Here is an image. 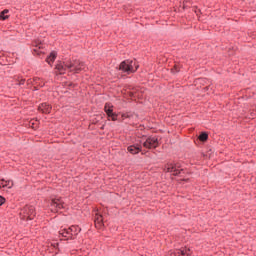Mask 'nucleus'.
Masks as SVG:
<instances>
[{
    "label": "nucleus",
    "mask_w": 256,
    "mask_h": 256,
    "mask_svg": "<svg viewBox=\"0 0 256 256\" xmlns=\"http://www.w3.org/2000/svg\"><path fill=\"white\" fill-rule=\"evenodd\" d=\"M199 141H201L202 143H205L208 139H209V134L207 132H202L199 136H198Z\"/></svg>",
    "instance_id": "obj_17"
},
{
    "label": "nucleus",
    "mask_w": 256,
    "mask_h": 256,
    "mask_svg": "<svg viewBox=\"0 0 256 256\" xmlns=\"http://www.w3.org/2000/svg\"><path fill=\"white\" fill-rule=\"evenodd\" d=\"M1 183L0 185H2V187H7V189H13V180H6L5 179H1L0 180Z\"/></svg>",
    "instance_id": "obj_14"
},
{
    "label": "nucleus",
    "mask_w": 256,
    "mask_h": 256,
    "mask_svg": "<svg viewBox=\"0 0 256 256\" xmlns=\"http://www.w3.org/2000/svg\"><path fill=\"white\" fill-rule=\"evenodd\" d=\"M40 79H41V78H39V77H35V78H34V81L37 83V81H40Z\"/></svg>",
    "instance_id": "obj_27"
},
{
    "label": "nucleus",
    "mask_w": 256,
    "mask_h": 256,
    "mask_svg": "<svg viewBox=\"0 0 256 256\" xmlns=\"http://www.w3.org/2000/svg\"><path fill=\"white\" fill-rule=\"evenodd\" d=\"M189 3H191L190 1H187V0H185V1H183V4H182V9H187V8H189Z\"/></svg>",
    "instance_id": "obj_21"
},
{
    "label": "nucleus",
    "mask_w": 256,
    "mask_h": 256,
    "mask_svg": "<svg viewBox=\"0 0 256 256\" xmlns=\"http://www.w3.org/2000/svg\"><path fill=\"white\" fill-rule=\"evenodd\" d=\"M137 69H139V64L130 59L122 61L119 65V70L123 71V73H127V75L135 73Z\"/></svg>",
    "instance_id": "obj_1"
},
{
    "label": "nucleus",
    "mask_w": 256,
    "mask_h": 256,
    "mask_svg": "<svg viewBox=\"0 0 256 256\" xmlns=\"http://www.w3.org/2000/svg\"><path fill=\"white\" fill-rule=\"evenodd\" d=\"M102 225H103V216L101 215L97 216L95 218V227H97L98 229H101Z\"/></svg>",
    "instance_id": "obj_15"
},
{
    "label": "nucleus",
    "mask_w": 256,
    "mask_h": 256,
    "mask_svg": "<svg viewBox=\"0 0 256 256\" xmlns=\"http://www.w3.org/2000/svg\"><path fill=\"white\" fill-rule=\"evenodd\" d=\"M104 115H105V114H100V115H98L97 118L92 119V123H93L94 125H97V123H99V119H103V116H104Z\"/></svg>",
    "instance_id": "obj_20"
},
{
    "label": "nucleus",
    "mask_w": 256,
    "mask_h": 256,
    "mask_svg": "<svg viewBox=\"0 0 256 256\" xmlns=\"http://www.w3.org/2000/svg\"><path fill=\"white\" fill-rule=\"evenodd\" d=\"M69 228H70V233H72V240L77 239V236L79 235V233H81V227L77 225H72Z\"/></svg>",
    "instance_id": "obj_10"
},
{
    "label": "nucleus",
    "mask_w": 256,
    "mask_h": 256,
    "mask_svg": "<svg viewBox=\"0 0 256 256\" xmlns=\"http://www.w3.org/2000/svg\"><path fill=\"white\" fill-rule=\"evenodd\" d=\"M187 175H191V172H186Z\"/></svg>",
    "instance_id": "obj_29"
},
{
    "label": "nucleus",
    "mask_w": 256,
    "mask_h": 256,
    "mask_svg": "<svg viewBox=\"0 0 256 256\" xmlns=\"http://www.w3.org/2000/svg\"><path fill=\"white\" fill-rule=\"evenodd\" d=\"M5 201H7V200L5 199V197H3V196L0 195V207L3 206V205H5Z\"/></svg>",
    "instance_id": "obj_23"
},
{
    "label": "nucleus",
    "mask_w": 256,
    "mask_h": 256,
    "mask_svg": "<svg viewBox=\"0 0 256 256\" xmlns=\"http://www.w3.org/2000/svg\"><path fill=\"white\" fill-rule=\"evenodd\" d=\"M182 181H184L185 183H189V181H191V179H189V178H183Z\"/></svg>",
    "instance_id": "obj_26"
},
{
    "label": "nucleus",
    "mask_w": 256,
    "mask_h": 256,
    "mask_svg": "<svg viewBox=\"0 0 256 256\" xmlns=\"http://www.w3.org/2000/svg\"><path fill=\"white\" fill-rule=\"evenodd\" d=\"M128 153H131V155H139L141 151H143V146L141 144H134L127 147Z\"/></svg>",
    "instance_id": "obj_7"
},
{
    "label": "nucleus",
    "mask_w": 256,
    "mask_h": 256,
    "mask_svg": "<svg viewBox=\"0 0 256 256\" xmlns=\"http://www.w3.org/2000/svg\"><path fill=\"white\" fill-rule=\"evenodd\" d=\"M18 85H25V79H21L18 83Z\"/></svg>",
    "instance_id": "obj_24"
},
{
    "label": "nucleus",
    "mask_w": 256,
    "mask_h": 256,
    "mask_svg": "<svg viewBox=\"0 0 256 256\" xmlns=\"http://www.w3.org/2000/svg\"><path fill=\"white\" fill-rule=\"evenodd\" d=\"M178 255H183V256H191V249L190 248H184L182 250H178Z\"/></svg>",
    "instance_id": "obj_18"
},
{
    "label": "nucleus",
    "mask_w": 256,
    "mask_h": 256,
    "mask_svg": "<svg viewBox=\"0 0 256 256\" xmlns=\"http://www.w3.org/2000/svg\"><path fill=\"white\" fill-rule=\"evenodd\" d=\"M37 215L34 206L26 205L20 210V219L22 221H33Z\"/></svg>",
    "instance_id": "obj_4"
},
{
    "label": "nucleus",
    "mask_w": 256,
    "mask_h": 256,
    "mask_svg": "<svg viewBox=\"0 0 256 256\" xmlns=\"http://www.w3.org/2000/svg\"><path fill=\"white\" fill-rule=\"evenodd\" d=\"M65 67H67L71 73H81V71L85 69V63L79 59H72L65 62Z\"/></svg>",
    "instance_id": "obj_3"
},
{
    "label": "nucleus",
    "mask_w": 256,
    "mask_h": 256,
    "mask_svg": "<svg viewBox=\"0 0 256 256\" xmlns=\"http://www.w3.org/2000/svg\"><path fill=\"white\" fill-rule=\"evenodd\" d=\"M124 119H131V115H129V113H123L122 114V121H124Z\"/></svg>",
    "instance_id": "obj_22"
},
{
    "label": "nucleus",
    "mask_w": 256,
    "mask_h": 256,
    "mask_svg": "<svg viewBox=\"0 0 256 256\" xmlns=\"http://www.w3.org/2000/svg\"><path fill=\"white\" fill-rule=\"evenodd\" d=\"M52 109H53V107L51 106V104H49L47 102L40 104L38 107V111H41V113H45L46 115H49V113H51Z\"/></svg>",
    "instance_id": "obj_8"
},
{
    "label": "nucleus",
    "mask_w": 256,
    "mask_h": 256,
    "mask_svg": "<svg viewBox=\"0 0 256 256\" xmlns=\"http://www.w3.org/2000/svg\"><path fill=\"white\" fill-rule=\"evenodd\" d=\"M59 235L60 237H64L67 241H69V239L73 240V233H71L70 228L61 229Z\"/></svg>",
    "instance_id": "obj_9"
},
{
    "label": "nucleus",
    "mask_w": 256,
    "mask_h": 256,
    "mask_svg": "<svg viewBox=\"0 0 256 256\" xmlns=\"http://www.w3.org/2000/svg\"><path fill=\"white\" fill-rule=\"evenodd\" d=\"M161 145L159 143V136H148L146 141L143 143L145 149H157Z\"/></svg>",
    "instance_id": "obj_6"
},
{
    "label": "nucleus",
    "mask_w": 256,
    "mask_h": 256,
    "mask_svg": "<svg viewBox=\"0 0 256 256\" xmlns=\"http://www.w3.org/2000/svg\"><path fill=\"white\" fill-rule=\"evenodd\" d=\"M108 121H118L119 114L112 112V114L108 115Z\"/></svg>",
    "instance_id": "obj_19"
},
{
    "label": "nucleus",
    "mask_w": 256,
    "mask_h": 256,
    "mask_svg": "<svg viewBox=\"0 0 256 256\" xmlns=\"http://www.w3.org/2000/svg\"><path fill=\"white\" fill-rule=\"evenodd\" d=\"M65 63L66 62H63V63L60 62L55 66V69L58 71L60 75H65V71H67V67L65 66Z\"/></svg>",
    "instance_id": "obj_11"
},
{
    "label": "nucleus",
    "mask_w": 256,
    "mask_h": 256,
    "mask_svg": "<svg viewBox=\"0 0 256 256\" xmlns=\"http://www.w3.org/2000/svg\"><path fill=\"white\" fill-rule=\"evenodd\" d=\"M100 129L103 131L105 129V124H103Z\"/></svg>",
    "instance_id": "obj_28"
},
{
    "label": "nucleus",
    "mask_w": 256,
    "mask_h": 256,
    "mask_svg": "<svg viewBox=\"0 0 256 256\" xmlns=\"http://www.w3.org/2000/svg\"><path fill=\"white\" fill-rule=\"evenodd\" d=\"M172 71H175L176 73H179V70L177 68V65L174 66V68L172 69Z\"/></svg>",
    "instance_id": "obj_25"
},
{
    "label": "nucleus",
    "mask_w": 256,
    "mask_h": 256,
    "mask_svg": "<svg viewBox=\"0 0 256 256\" xmlns=\"http://www.w3.org/2000/svg\"><path fill=\"white\" fill-rule=\"evenodd\" d=\"M7 13H9V9H4L0 13V21H7V19H9V15H7Z\"/></svg>",
    "instance_id": "obj_16"
},
{
    "label": "nucleus",
    "mask_w": 256,
    "mask_h": 256,
    "mask_svg": "<svg viewBox=\"0 0 256 256\" xmlns=\"http://www.w3.org/2000/svg\"><path fill=\"white\" fill-rule=\"evenodd\" d=\"M50 207L52 213H59L61 209H65V202L63 201V198H52L50 202Z\"/></svg>",
    "instance_id": "obj_5"
},
{
    "label": "nucleus",
    "mask_w": 256,
    "mask_h": 256,
    "mask_svg": "<svg viewBox=\"0 0 256 256\" xmlns=\"http://www.w3.org/2000/svg\"><path fill=\"white\" fill-rule=\"evenodd\" d=\"M113 104L111 102H107L104 106V113H106L107 117L108 115H111L113 112Z\"/></svg>",
    "instance_id": "obj_13"
},
{
    "label": "nucleus",
    "mask_w": 256,
    "mask_h": 256,
    "mask_svg": "<svg viewBox=\"0 0 256 256\" xmlns=\"http://www.w3.org/2000/svg\"><path fill=\"white\" fill-rule=\"evenodd\" d=\"M55 59H57V52L52 51L46 58V63L48 65H51L52 63H55Z\"/></svg>",
    "instance_id": "obj_12"
},
{
    "label": "nucleus",
    "mask_w": 256,
    "mask_h": 256,
    "mask_svg": "<svg viewBox=\"0 0 256 256\" xmlns=\"http://www.w3.org/2000/svg\"><path fill=\"white\" fill-rule=\"evenodd\" d=\"M164 173H172L174 177H181V173H185V169L181 168V163L171 162L165 164Z\"/></svg>",
    "instance_id": "obj_2"
}]
</instances>
